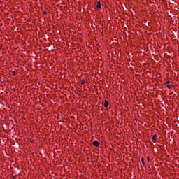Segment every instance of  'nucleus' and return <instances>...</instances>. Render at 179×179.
<instances>
[{"label": "nucleus", "mask_w": 179, "mask_h": 179, "mask_svg": "<svg viewBox=\"0 0 179 179\" xmlns=\"http://www.w3.org/2000/svg\"><path fill=\"white\" fill-rule=\"evenodd\" d=\"M93 146H95L96 148H99V146L100 145V143L97 141H94L92 143Z\"/></svg>", "instance_id": "obj_1"}, {"label": "nucleus", "mask_w": 179, "mask_h": 179, "mask_svg": "<svg viewBox=\"0 0 179 179\" xmlns=\"http://www.w3.org/2000/svg\"><path fill=\"white\" fill-rule=\"evenodd\" d=\"M96 9H101V3L100 1L96 3Z\"/></svg>", "instance_id": "obj_2"}, {"label": "nucleus", "mask_w": 179, "mask_h": 179, "mask_svg": "<svg viewBox=\"0 0 179 179\" xmlns=\"http://www.w3.org/2000/svg\"><path fill=\"white\" fill-rule=\"evenodd\" d=\"M108 101H107V100H105L103 106L105 108H107V107H108Z\"/></svg>", "instance_id": "obj_3"}, {"label": "nucleus", "mask_w": 179, "mask_h": 179, "mask_svg": "<svg viewBox=\"0 0 179 179\" xmlns=\"http://www.w3.org/2000/svg\"><path fill=\"white\" fill-rule=\"evenodd\" d=\"M156 138H157V135H154L152 136V141L154 142V143H156V141H157Z\"/></svg>", "instance_id": "obj_4"}, {"label": "nucleus", "mask_w": 179, "mask_h": 179, "mask_svg": "<svg viewBox=\"0 0 179 179\" xmlns=\"http://www.w3.org/2000/svg\"><path fill=\"white\" fill-rule=\"evenodd\" d=\"M141 162H142L143 165L145 166V158L142 157Z\"/></svg>", "instance_id": "obj_5"}, {"label": "nucleus", "mask_w": 179, "mask_h": 179, "mask_svg": "<svg viewBox=\"0 0 179 179\" xmlns=\"http://www.w3.org/2000/svg\"><path fill=\"white\" fill-rule=\"evenodd\" d=\"M166 87H167L168 89H171V87H173V85H166Z\"/></svg>", "instance_id": "obj_6"}, {"label": "nucleus", "mask_w": 179, "mask_h": 179, "mask_svg": "<svg viewBox=\"0 0 179 179\" xmlns=\"http://www.w3.org/2000/svg\"><path fill=\"white\" fill-rule=\"evenodd\" d=\"M86 83V81L85 80H82L81 85H85Z\"/></svg>", "instance_id": "obj_7"}, {"label": "nucleus", "mask_w": 179, "mask_h": 179, "mask_svg": "<svg viewBox=\"0 0 179 179\" xmlns=\"http://www.w3.org/2000/svg\"><path fill=\"white\" fill-rule=\"evenodd\" d=\"M169 83H170V81H166V82L165 83V85H169Z\"/></svg>", "instance_id": "obj_8"}, {"label": "nucleus", "mask_w": 179, "mask_h": 179, "mask_svg": "<svg viewBox=\"0 0 179 179\" xmlns=\"http://www.w3.org/2000/svg\"><path fill=\"white\" fill-rule=\"evenodd\" d=\"M147 160H148V162H150L149 157H147Z\"/></svg>", "instance_id": "obj_9"}, {"label": "nucleus", "mask_w": 179, "mask_h": 179, "mask_svg": "<svg viewBox=\"0 0 179 179\" xmlns=\"http://www.w3.org/2000/svg\"><path fill=\"white\" fill-rule=\"evenodd\" d=\"M44 15H47V11L43 12Z\"/></svg>", "instance_id": "obj_10"}, {"label": "nucleus", "mask_w": 179, "mask_h": 179, "mask_svg": "<svg viewBox=\"0 0 179 179\" xmlns=\"http://www.w3.org/2000/svg\"><path fill=\"white\" fill-rule=\"evenodd\" d=\"M13 75H16V72H15V71H13Z\"/></svg>", "instance_id": "obj_11"}, {"label": "nucleus", "mask_w": 179, "mask_h": 179, "mask_svg": "<svg viewBox=\"0 0 179 179\" xmlns=\"http://www.w3.org/2000/svg\"><path fill=\"white\" fill-rule=\"evenodd\" d=\"M0 50H1V48H0Z\"/></svg>", "instance_id": "obj_12"}]
</instances>
